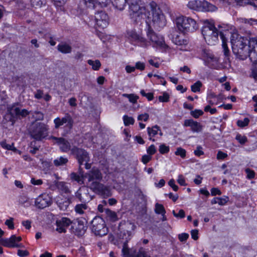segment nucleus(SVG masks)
<instances>
[{"instance_id": "obj_1", "label": "nucleus", "mask_w": 257, "mask_h": 257, "mask_svg": "<svg viewBox=\"0 0 257 257\" xmlns=\"http://www.w3.org/2000/svg\"><path fill=\"white\" fill-rule=\"evenodd\" d=\"M130 1V16L132 20L138 23L147 18V25L150 24L157 30L164 28L166 24V20L161 10L154 1L151 2L147 10L144 6H141V0Z\"/></svg>"}, {"instance_id": "obj_2", "label": "nucleus", "mask_w": 257, "mask_h": 257, "mask_svg": "<svg viewBox=\"0 0 257 257\" xmlns=\"http://www.w3.org/2000/svg\"><path fill=\"white\" fill-rule=\"evenodd\" d=\"M202 34L205 41L208 45H214L218 40L219 34L222 40V46L223 49V52L225 56H227L229 54V50L227 45V39L224 34L219 31L214 26L212 20H205L204 26L202 29Z\"/></svg>"}, {"instance_id": "obj_3", "label": "nucleus", "mask_w": 257, "mask_h": 257, "mask_svg": "<svg viewBox=\"0 0 257 257\" xmlns=\"http://www.w3.org/2000/svg\"><path fill=\"white\" fill-rule=\"evenodd\" d=\"M232 51L239 59L244 60L248 57L249 48L250 47V39L242 37L233 33L230 37Z\"/></svg>"}, {"instance_id": "obj_4", "label": "nucleus", "mask_w": 257, "mask_h": 257, "mask_svg": "<svg viewBox=\"0 0 257 257\" xmlns=\"http://www.w3.org/2000/svg\"><path fill=\"white\" fill-rule=\"evenodd\" d=\"M30 112L26 109H21L19 103H15L7 107V112L4 116V119L7 121L12 122L14 125L18 119H21L29 114Z\"/></svg>"}, {"instance_id": "obj_5", "label": "nucleus", "mask_w": 257, "mask_h": 257, "mask_svg": "<svg viewBox=\"0 0 257 257\" xmlns=\"http://www.w3.org/2000/svg\"><path fill=\"white\" fill-rule=\"evenodd\" d=\"M49 126L41 122L32 123L29 128V134L34 140L41 141L48 136Z\"/></svg>"}, {"instance_id": "obj_6", "label": "nucleus", "mask_w": 257, "mask_h": 257, "mask_svg": "<svg viewBox=\"0 0 257 257\" xmlns=\"http://www.w3.org/2000/svg\"><path fill=\"white\" fill-rule=\"evenodd\" d=\"M176 25L179 31L183 34L193 32L198 29L196 21L189 17H180L176 20Z\"/></svg>"}, {"instance_id": "obj_7", "label": "nucleus", "mask_w": 257, "mask_h": 257, "mask_svg": "<svg viewBox=\"0 0 257 257\" xmlns=\"http://www.w3.org/2000/svg\"><path fill=\"white\" fill-rule=\"evenodd\" d=\"M187 6L191 10L201 12H213L215 11L217 9L214 5L205 0L190 1Z\"/></svg>"}, {"instance_id": "obj_8", "label": "nucleus", "mask_w": 257, "mask_h": 257, "mask_svg": "<svg viewBox=\"0 0 257 257\" xmlns=\"http://www.w3.org/2000/svg\"><path fill=\"white\" fill-rule=\"evenodd\" d=\"M91 229L96 236H102L107 233L108 230L105 221L99 216H96L91 221Z\"/></svg>"}, {"instance_id": "obj_9", "label": "nucleus", "mask_w": 257, "mask_h": 257, "mask_svg": "<svg viewBox=\"0 0 257 257\" xmlns=\"http://www.w3.org/2000/svg\"><path fill=\"white\" fill-rule=\"evenodd\" d=\"M135 227L136 226L134 223L129 221H122L120 223L118 229L120 231V236L124 240L123 244L126 243L127 245V242L131 239L132 232Z\"/></svg>"}, {"instance_id": "obj_10", "label": "nucleus", "mask_w": 257, "mask_h": 257, "mask_svg": "<svg viewBox=\"0 0 257 257\" xmlns=\"http://www.w3.org/2000/svg\"><path fill=\"white\" fill-rule=\"evenodd\" d=\"M147 36L150 40V45H152L153 47H163L165 43L164 38L160 35H157L154 32L150 24H148L147 27Z\"/></svg>"}, {"instance_id": "obj_11", "label": "nucleus", "mask_w": 257, "mask_h": 257, "mask_svg": "<svg viewBox=\"0 0 257 257\" xmlns=\"http://www.w3.org/2000/svg\"><path fill=\"white\" fill-rule=\"evenodd\" d=\"M71 154L77 160L80 165H82L84 162L90 160L89 153L84 149L73 146L71 149Z\"/></svg>"}, {"instance_id": "obj_12", "label": "nucleus", "mask_w": 257, "mask_h": 257, "mask_svg": "<svg viewBox=\"0 0 257 257\" xmlns=\"http://www.w3.org/2000/svg\"><path fill=\"white\" fill-rule=\"evenodd\" d=\"M85 180H87V185L91 189L92 184H100L98 182L102 179V175L100 171L96 168H93L90 171L84 175Z\"/></svg>"}, {"instance_id": "obj_13", "label": "nucleus", "mask_w": 257, "mask_h": 257, "mask_svg": "<svg viewBox=\"0 0 257 257\" xmlns=\"http://www.w3.org/2000/svg\"><path fill=\"white\" fill-rule=\"evenodd\" d=\"M48 139L52 140L54 144H57L59 147V149L61 152L67 153L70 151L71 144L70 142L62 137L57 138L53 136H51L48 138Z\"/></svg>"}, {"instance_id": "obj_14", "label": "nucleus", "mask_w": 257, "mask_h": 257, "mask_svg": "<svg viewBox=\"0 0 257 257\" xmlns=\"http://www.w3.org/2000/svg\"><path fill=\"white\" fill-rule=\"evenodd\" d=\"M55 128L57 129L65 123H67L66 126L71 129L72 128L74 120L69 113H66L62 118L58 117L54 120Z\"/></svg>"}, {"instance_id": "obj_15", "label": "nucleus", "mask_w": 257, "mask_h": 257, "mask_svg": "<svg viewBox=\"0 0 257 257\" xmlns=\"http://www.w3.org/2000/svg\"><path fill=\"white\" fill-rule=\"evenodd\" d=\"M123 257H151L145 251L141 249L139 251L130 250L126 243H124L122 249Z\"/></svg>"}, {"instance_id": "obj_16", "label": "nucleus", "mask_w": 257, "mask_h": 257, "mask_svg": "<svg viewBox=\"0 0 257 257\" xmlns=\"http://www.w3.org/2000/svg\"><path fill=\"white\" fill-rule=\"evenodd\" d=\"M96 25L102 29L106 28L109 24V18L107 14L104 12L100 11L95 15Z\"/></svg>"}, {"instance_id": "obj_17", "label": "nucleus", "mask_w": 257, "mask_h": 257, "mask_svg": "<svg viewBox=\"0 0 257 257\" xmlns=\"http://www.w3.org/2000/svg\"><path fill=\"white\" fill-rule=\"evenodd\" d=\"M91 190L104 198L107 197L111 195V193L109 188L101 183L92 184V185L91 186Z\"/></svg>"}, {"instance_id": "obj_18", "label": "nucleus", "mask_w": 257, "mask_h": 257, "mask_svg": "<svg viewBox=\"0 0 257 257\" xmlns=\"http://www.w3.org/2000/svg\"><path fill=\"white\" fill-rule=\"evenodd\" d=\"M75 196L82 203H87L92 200V198L89 193L88 187L82 186L75 193Z\"/></svg>"}, {"instance_id": "obj_19", "label": "nucleus", "mask_w": 257, "mask_h": 257, "mask_svg": "<svg viewBox=\"0 0 257 257\" xmlns=\"http://www.w3.org/2000/svg\"><path fill=\"white\" fill-rule=\"evenodd\" d=\"M35 203L37 208L43 209L51 204L52 199L48 194H43L36 199Z\"/></svg>"}, {"instance_id": "obj_20", "label": "nucleus", "mask_w": 257, "mask_h": 257, "mask_svg": "<svg viewBox=\"0 0 257 257\" xmlns=\"http://www.w3.org/2000/svg\"><path fill=\"white\" fill-rule=\"evenodd\" d=\"M250 47L248 57L253 63H257V37L250 38Z\"/></svg>"}, {"instance_id": "obj_21", "label": "nucleus", "mask_w": 257, "mask_h": 257, "mask_svg": "<svg viewBox=\"0 0 257 257\" xmlns=\"http://www.w3.org/2000/svg\"><path fill=\"white\" fill-rule=\"evenodd\" d=\"M127 36L131 40L137 42L142 47H147L150 44L149 41L145 38L139 35L134 31H128Z\"/></svg>"}, {"instance_id": "obj_22", "label": "nucleus", "mask_w": 257, "mask_h": 257, "mask_svg": "<svg viewBox=\"0 0 257 257\" xmlns=\"http://www.w3.org/2000/svg\"><path fill=\"white\" fill-rule=\"evenodd\" d=\"M22 239L21 237H17L16 235H12L10 238L4 239L3 244L8 247H22L23 246L22 244L18 243Z\"/></svg>"}, {"instance_id": "obj_23", "label": "nucleus", "mask_w": 257, "mask_h": 257, "mask_svg": "<svg viewBox=\"0 0 257 257\" xmlns=\"http://www.w3.org/2000/svg\"><path fill=\"white\" fill-rule=\"evenodd\" d=\"M70 219L63 217L60 220L57 221L56 230L60 233L65 232L66 228L71 224Z\"/></svg>"}, {"instance_id": "obj_24", "label": "nucleus", "mask_w": 257, "mask_h": 257, "mask_svg": "<svg viewBox=\"0 0 257 257\" xmlns=\"http://www.w3.org/2000/svg\"><path fill=\"white\" fill-rule=\"evenodd\" d=\"M184 126H189L193 132H200L202 131V126L201 124L197 121H194L192 119H186L184 122Z\"/></svg>"}, {"instance_id": "obj_25", "label": "nucleus", "mask_w": 257, "mask_h": 257, "mask_svg": "<svg viewBox=\"0 0 257 257\" xmlns=\"http://www.w3.org/2000/svg\"><path fill=\"white\" fill-rule=\"evenodd\" d=\"M172 42L177 45L183 47L188 44V40L181 37L177 32H175L172 37Z\"/></svg>"}, {"instance_id": "obj_26", "label": "nucleus", "mask_w": 257, "mask_h": 257, "mask_svg": "<svg viewBox=\"0 0 257 257\" xmlns=\"http://www.w3.org/2000/svg\"><path fill=\"white\" fill-rule=\"evenodd\" d=\"M56 203L60 210L65 211L67 210L70 204V201L69 198L66 197H58Z\"/></svg>"}, {"instance_id": "obj_27", "label": "nucleus", "mask_w": 257, "mask_h": 257, "mask_svg": "<svg viewBox=\"0 0 257 257\" xmlns=\"http://www.w3.org/2000/svg\"><path fill=\"white\" fill-rule=\"evenodd\" d=\"M109 2H111L112 5L119 11H122L124 9L126 2L130 6L129 0H109Z\"/></svg>"}, {"instance_id": "obj_28", "label": "nucleus", "mask_w": 257, "mask_h": 257, "mask_svg": "<svg viewBox=\"0 0 257 257\" xmlns=\"http://www.w3.org/2000/svg\"><path fill=\"white\" fill-rule=\"evenodd\" d=\"M85 5L89 8L94 9L95 5L97 2L103 4L104 5H107L109 0H83Z\"/></svg>"}, {"instance_id": "obj_29", "label": "nucleus", "mask_w": 257, "mask_h": 257, "mask_svg": "<svg viewBox=\"0 0 257 257\" xmlns=\"http://www.w3.org/2000/svg\"><path fill=\"white\" fill-rule=\"evenodd\" d=\"M84 175H81L77 173L73 172L71 173L70 177L72 181L77 182L78 184L81 185L84 184Z\"/></svg>"}, {"instance_id": "obj_30", "label": "nucleus", "mask_w": 257, "mask_h": 257, "mask_svg": "<svg viewBox=\"0 0 257 257\" xmlns=\"http://www.w3.org/2000/svg\"><path fill=\"white\" fill-rule=\"evenodd\" d=\"M57 49L59 51L64 54L70 53L72 51L71 46L66 43L59 44Z\"/></svg>"}, {"instance_id": "obj_31", "label": "nucleus", "mask_w": 257, "mask_h": 257, "mask_svg": "<svg viewBox=\"0 0 257 257\" xmlns=\"http://www.w3.org/2000/svg\"><path fill=\"white\" fill-rule=\"evenodd\" d=\"M87 229V227L81 222L78 223V226L76 228L75 234L78 236H82L84 234Z\"/></svg>"}, {"instance_id": "obj_32", "label": "nucleus", "mask_w": 257, "mask_h": 257, "mask_svg": "<svg viewBox=\"0 0 257 257\" xmlns=\"http://www.w3.org/2000/svg\"><path fill=\"white\" fill-rule=\"evenodd\" d=\"M68 162L67 158L60 157L54 160L53 161L55 166L58 167L66 165Z\"/></svg>"}, {"instance_id": "obj_33", "label": "nucleus", "mask_w": 257, "mask_h": 257, "mask_svg": "<svg viewBox=\"0 0 257 257\" xmlns=\"http://www.w3.org/2000/svg\"><path fill=\"white\" fill-rule=\"evenodd\" d=\"M88 207L86 203L77 204L75 207V211L77 213L82 214L84 213V210L87 209Z\"/></svg>"}, {"instance_id": "obj_34", "label": "nucleus", "mask_w": 257, "mask_h": 257, "mask_svg": "<svg viewBox=\"0 0 257 257\" xmlns=\"http://www.w3.org/2000/svg\"><path fill=\"white\" fill-rule=\"evenodd\" d=\"M148 133L149 136H150V140H152L151 137H154L156 135L159 131L160 130V127L158 125H155L153 126L152 128L148 127Z\"/></svg>"}, {"instance_id": "obj_35", "label": "nucleus", "mask_w": 257, "mask_h": 257, "mask_svg": "<svg viewBox=\"0 0 257 257\" xmlns=\"http://www.w3.org/2000/svg\"><path fill=\"white\" fill-rule=\"evenodd\" d=\"M155 212L156 214L161 215H164L166 213V211L163 205L158 203L155 204Z\"/></svg>"}, {"instance_id": "obj_36", "label": "nucleus", "mask_w": 257, "mask_h": 257, "mask_svg": "<svg viewBox=\"0 0 257 257\" xmlns=\"http://www.w3.org/2000/svg\"><path fill=\"white\" fill-rule=\"evenodd\" d=\"M104 211L106 215L109 217L110 219L112 221L117 220V215L114 211H112L108 209H105Z\"/></svg>"}, {"instance_id": "obj_37", "label": "nucleus", "mask_w": 257, "mask_h": 257, "mask_svg": "<svg viewBox=\"0 0 257 257\" xmlns=\"http://www.w3.org/2000/svg\"><path fill=\"white\" fill-rule=\"evenodd\" d=\"M87 63L89 65L92 66V69L94 70H98L101 66V63L100 61L98 60H96L95 61L88 60Z\"/></svg>"}, {"instance_id": "obj_38", "label": "nucleus", "mask_w": 257, "mask_h": 257, "mask_svg": "<svg viewBox=\"0 0 257 257\" xmlns=\"http://www.w3.org/2000/svg\"><path fill=\"white\" fill-rule=\"evenodd\" d=\"M122 96L124 97L127 98L130 102L133 103H136L137 100L139 99V96L134 94L124 93L122 94Z\"/></svg>"}, {"instance_id": "obj_39", "label": "nucleus", "mask_w": 257, "mask_h": 257, "mask_svg": "<svg viewBox=\"0 0 257 257\" xmlns=\"http://www.w3.org/2000/svg\"><path fill=\"white\" fill-rule=\"evenodd\" d=\"M2 147L8 150H12L13 152H16L18 150L14 146V144L9 145L7 144L5 141H3L1 143Z\"/></svg>"}, {"instance_id": "obj_40", "label": "nucleus", "mask_w": 257, "mask_h": 257, "mask_svg": "<svg viewBox=\"0 0 257 257\" xmlns=\"http://www.w3.org/2000/svg\"><path fill=\"white\" fill-rule=\"evenodd\" d=\"M123 120L125 126H128L130 124H133L135 122V119L133 117L128 116L126 115L123 116Z\"/></svg>"}, {"instance_id": "obj_41", "label": "nucleus", "mask_w": 257, "mask_h": 257, "mask_svg": "<svg viewBox=\"0 0 257 257\" xmlns=\"http://www.w3.org/2000/svg\"><path fill=\"white\" fill-rule=\"evenodd\" d=\"M202 84L200 81H197L194 84H193L191 87V90L193 92H199L200 90V88L202 86Z\"/></svg>"}, {"instance_id": "obj_42", "label": "nucleus", "mask_w": 257, "mask_h": 257, "mask_svg": "<svg viewBox=\"0 0 257 257\" xmlns=\"http://www.w3.org/2000/svg\"><path fill=\"white\" fill-rule=\"evenodd\" d=\"M201 55L205 58L212 59L213 58V55L206 49L202 48L201 49Z\"/></svg>"}, {"instance_id": "obj_43", "label": "nucleus", "mask_w": 257, "mask_h": 257, "mask_svg": "<svg viewBox=\"0 0 257 257\" xmlns=\"http://www.w3.org/2000/svg\"><path fill=\"white\" fill-rule=\"evenodd\" d=\"M249 122V118L245 117L243 120H238L237 121V125L240 127H243L248 125Z\"/></svg>"}, {"instance_id": "obj_44", "label": "nucleus", "mask_w": 257, "mask_h": 257, "mask_svg": "<svg viewBox=\"0 0 257 257\" xmlns=\"http://www.w3.org/2000/svg\"><path fill=\"white\" fill-rule=\"evenodd\" d=\"M245 173L246 174V178L248 179H253L255 177V173L254 171L252 170H251L249 168H246L244 170Z\"/></svg>"}, {"instance_id": "obj_45", "label": "nucleus", "mask_w": 257, "mask_h": 257, "mask_svg": "<svg viewBox=\"0 0 257 257\" xmlns=\"http://www.w3.org/2000/svg\"><path fill=\"white\" fill-rule=\"evenodd\" d=\"M33 116L36 120H42L44 119V114L39 111H35L33 112Z\"/></svg>"}, {"instance_id": "obj_46", "label": "nucleus", "mask_w": 257, "mask_h": 257, "mask_svg": "<svg viewBox=\"0 0 257 257\" xmlns=\"http://www.w3.org/2000/svg\"><path fill=\"white\" fill-rule=\"evenodd\" d=\"M19 202L24 206H28L30 204L28 198L24 196H21L20 197L19 199Z\"/></svg>"}, {"instance_id": "obj_47", "label": "nucleus", "mask_w": 257, "mask_h": 257, "mask_svg": "<svg viewBox=\"0 0 257 257\" xmlns=\"http://www.w3.org/2000/svg\"><path fill=\"white\" fill-rule=\"evenodd\" d=\"M159 151L162 154H166L169 152L170 148L165 144H161L159 147Z\"/></svg>"}, {"instance_id": "obj_48", "label": "nucleus", "mask_w": 257, "mask_h": 257, "mask_svg": "<svg viewBox=\"0 0 257 257\" xmlns=\"http://www.w3.org/2000/svg\"><path fill=\"white\" fill-rule=\"evenodd\" d=\"M190 114L194 118H197L203 114V111L200 109H195L190 112Z\"/></svg>"}, {"instance_id": "obj_49", "label": "nucleus", "mask_w": 257, "mask_h": 257, "mask_svg": "<svg viewBox=\"0 0 257 257\" xmlns=\"http://www.w3.org/2000/svg\"><path fill=\"white\" fill-rule=\"evenodd\" d=\"M186 152L184 149L179 147L177 149L175 154L177 156H180L181 158H184L186 156Z\"/></svg>"}, {"instance_id": "obj_50", "label": "nucleus", "mask_w": 257, "mask_h": 257, "mask_svg": "<svg viewBox=\"0 0 257 257\" xmlns=\"http://www.w3.org/2000/svg\"><path fill=\"white\" fill-rule=\"evenodd\" d=\"M44 0H31V4L33 7L40 8L42 5Z\"/></svg>"}, {"instance_id": "obj_51", "label": "nucleus", "mask_w": 257, "mask_h": 257, "mask_svg": "<svg viewBox=\"0 0 257 257\" xmlns=\"http://www.w3.org/2000/svg\"><path fill=\"white\" fill-rule=\"evenodd\" d=\"M235 139L241 144H245L247 141V138L245 136H242L239 134L236 135Z\"/></svg>"}, {"instance_id": "obj_52", "label": "nucleus", "mask_w": 257, "mask_h": 257, "mask_svg": "<svg viewBox=\"0 0 257 257\" xmlns=\"http://www.w3.org/2000/svg\"><path fill=\"white\" fill-rule=\"evenodd\" d=\"M169 99V95L166 92H164L163 95L159 96V100L160 102H168Z\"/></svg>"}, {"instance_id": "obj_53", "label": "nucleus", "mask_w": 257, "mask_h": 257, "mask_svg": "<svg viewBox=\"0 0 257 257\" xmlns=\"http://www.w3.org/2000/svg\"><path fill=\"white\" fill-rule=\"evenodd\" d=\"M189 237V234L187 233H182L178 235V238L181 242L186 241Z\"/></svg>"}, {"instance_id": "obj_54", "label": "nucleus", "mask_w": 257, "mask_h": 257, "mask_svg": "<svg viewBox=\"0 0 257 257\" xmlns=\"http://www.w3.org/2000/svg\"><path fill=\"white\" fill-rule=\"evenodd\" d=\"M244 22L245 24H248L251 26H257V20L253 19H245L244 20Z\"/></svg>"}, {"instance_id": "obj_55", "label": "nucleus", "mask_w": 257, "mask_h": 257, "mask_svg": "<svg viewBox=\"0 0 257 257\" xmlns=\"http://www.w3.org/2000/svg\"><path fill=\"white\" fill-rule=\"evenodd\" d=\"M56 7H62L65 3V0H51Z\"/></svg>"}, {"instance_id": "obj_56", "label": "nucleus", "mask_w": 257, "mask_h": 257, "mask_svg": "<svg viewBox=\"0 0 257 257\" xmlns=\"http://www.w3.org/2000/svg\"><path fill=\"white\" fill-rule=\"evenodd\" d=\"M18 255L20 257H26L28 256L29 252L27 250L18 249L17 252Z\"/></svg>"}, {"instance_id": "obj_57", "label": "nucleus", "mask_w": 257, "mask_h": 257, "mask_svg": "<svg viewBox=\"0 0 257 257\" xmlns=\"http://www.w3.org/2000/svg\"><path fill=\"white\" fill-rule=\"evenodd\" d=\"M147 151L148 154L151 156L155 154L157 151L154 145H152L147 149Z\"/></svg>"}, {"instance_id": "obj_58", "label": "nucleus", "mask_w": 257, "mask_h": 257, "mask_svg": "<svg viewBox=\"0 0 257 257\" xmlns=\"http://www.w3.org/2000/svg\"><path fill=\"white\" fill-rule=\"evenodd\" d=\"M13 220V218H10V219H7L5 222L6 225H7L8 226V227L11 229H13L14 228Z\"/></svg>"}, {"instance_id": "obj_59", "label": "nucleus", "mask_w": 257, "mask_h": 257, "mask_svg": "<svg viewBox=\"0 0 257 257\" xmlns=\"http://www.w3.org/2000/svg\"><path fill=\"white\" fill-rule=\"evenodd\" d=\"M149 118V115L148 113H145L144 114H140L138 117V119L139 120H144L146 121L148 120Z\"/></svg>"}, {"instance_id": "obj_60", "label": "nucleus", "mask_w": 257, "mask_h": 257, "mask_svg": "<svg viewBox=\"0 0 257 257\" xmlns=\"http://www.w3.org/2000/svg\"><path fill=\"white\" fill-rule=\"evenodd\" d=\"M194 154L197 156H200L204 154V152L202 151V148L200 146L197 147L196 149L194 151Z\"/></svg>"}, {"instance_id": "obj_61", "label": "nucleus", "mask_w": 257, "mask_h": 257, "mask_svg": "<svg viewBox=\"0 0 257 257\" xmlns=\"http://www.w3.org/2000/svg\"><path fill=\"white\" fill-rule=\"evenodd\" d=\"M168 184L173 188L174 191H177L178 190V187L175 184V180L173 179L169 181Z\"/></svg>"}, {"instance_id": "obj_62", "label": "nucleus", "mask_w": 257, "mask_h": 257, "mask_svg": "<svg viewBox=\"0 0 257 257\" xmlns=\"http://www.w3.org/2000/svg\"><path fill=\"white\" fill-rule=\"evenodd\" d=\"M177 182L181 186H186V184L185 183V180L182 175H180L178 176L177 179Z\"/></svg>"}, {"instance_id": "obj_63", "label": "nucleus", "mask_w": 257, "mask_h": 257, "mask_svg": "<svg viewBox=\"0 0 257 257\" xmlns=\"http://www.w3.org/2000/svg\"><path fill=\"white\" fill-rule=\"evenodd\" d=\"M152 159V157L150 155H145L142 156V161L144 164H147Z\"/></svg>"}, {"instance_id": "obj_64", "label": "nucleus", "mask_w": 257, "mask_h": 257, "mask_svg": "<svg viewBox=\"0 0 257 257\" xmlns=\"http://www.w3.org/2000/svg\"><path fill=\"white\" fill-rule=\"evenodd\" d=\"M43 91L41 90L38 89L34 94V96L37 99H41L43 97Z\"/></svg>"}]
</instances>
